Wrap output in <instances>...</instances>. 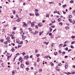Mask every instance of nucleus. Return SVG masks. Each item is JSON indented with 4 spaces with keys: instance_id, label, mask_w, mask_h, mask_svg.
<instances>
[{
    "instance_id": "nucleus-4",
    "label": "nucleus",
    "mask_w": 75,
    "mask_h": 75,
    "mask_svg": "<svg viewBox=\"0 0 75 75\" xmlns=\"http://www.w3.org/2000/svg\"><path fill=\"white\" fill-rule=\"evenodd\" d=\"M38 27H42V23H39L38 24Z\"/></svg>"
},
{
    "instance_id": "nucleus-2",
    "label": "nucleus",
    "mask_w": 75,
    "mask_h": 75,
    "mask_svg": "<svg viewBox=\"0 0 75 75\" xmlns=\"http://www.w3.org/2000/svg\"><path fill=\"white\" fill-rule=\"evenodd\" d=\"M35 26V25L34 24V22H33L32 23H31V27H34Z\"/></svg>"
},
{
    "instance_id": "nucleus-50",
    "label": "nucleus",
    "mask_w": 75,
    "mask_h": 75,
    "mask_svg": "<svg viewBox=\"0 0 75 75\" xmlns=\"http://www.w3.org/2000/svg\"><path fill=\"white\" fill-rule=\"evenodd\" d=\"M61 65H62L61 63H59V64H58V66H61Z\"/></svg>"
},
{
    "instance_id": "nucleus-56",
    "label": "nucleus",
    "mask_w": 75,
    "mask_h": 75,
    "mask_svg": "<svg viewBox=\"0 0 75 75\" xmlns=\"http://www.w3.org/2000/svg\"><path fill=\"white\" fill-rule=\"evenodd\" d=\"M59 53H61V52H61V50H59Z\"/></svg>"
},
{
    "instance_id": "nucleus-11",
    "label": "nucleus",
    "mask_w": 75,
    "mask_h": 75,
    "mask_svg": "<svg viewBox=\"0 0 75 75\" xmlns=\"http://www.w3.org/2000/svg\"><path fill=\"white\" fill-rule=\"evenodd\" d=\"M21 68H24V65L23 64H21L20 65Z\"/></svg>"
},
{
    "instance_id": "nucleus-41",
    "label": "nucleus",
    "mask_w": 75,
    "mask_h": 75,
    "mask_svg": "<svg viewBox=\"0 0 75 75\" xmlns=\"http://www.w3.org/2000/svg\"><path fill=\"white\" fill-rule=\"evenodd\" d=\"M23 41H21L20 42V44H23Z\"/></svg>"
},
{
    "instance_id": "nucleus-62",
    "label": "nucleus",
    "mask_w": 75,
    "mask_h": 75,
    "mask_svg": "<svg viewBox=\"0 0 75 75\" xmlns=\"http://www.w3.org/2000/svg\"><path fill=\"white\" fill-rule=\"evenodd\" d=\"M72 13L73 14H74V13H75V10H74L73 11V12H72Z\"/></svg>"
},
{
    "instance_id": "nucleus-1",
    "label": "nucleus",
    "mask_w": 75,
    "mask_h": 75,
    "mask_svg": "<svg viewBox=\"0 0 75 75\" xmlns=\"http://www.w3.org/2000/svg\"><path fill=\"white\" fill-rule=\"evenodd\" d=\"M6 40H7V42H8L9 43L10 42V37H7L6 38Z\"/></svg>"
},
{
    "instance_id": "nucleus-30",
    "label": "nucleus",
    "mask_w": 75,
    "mask_h": 75,
    "mask_svg": "<svg viewBox=\"0 0 75 75\" xmlns=\"http://www.w3.org/2000/svg\"><path fill=\"white\" fill-rule=\"evenodd\" d=\"M4 47H5V48H6V47H7V45H4Z\"/></svg>"
},
{
    "instance_id": "nucleus-64",
    "label": "nucleus",
    "mask_w": 75,
    "mask_h": 75,
    "mask_svg": "<svg viewBox=\"0 0 75 75\" xmlns=\"http://www.w3.org/2000/svg\"><path fill=\"white\" fill-rule=\"evenodd\" d=\"M29 15L30 16H32V14L31 13H30L29 14Z\"/></svg>"
},
{
    "instance_id": "nucleus-10",
    "label": "nucleus",
    "mask_w": 75,
    "mask_h": 75,
    "mask_svg": "<svg viewBox=\"0 0 75 75\" xmlns=\"http://www.w3.org/2000/svg\"><path fill=\"white\" fill-rule=\"evenodd\" d=\"M25 38H26V37L24 36H22V40H25Z\"/></svg>"
},
{
    "instance_id": "nucleus-47",
    "label": "nucleus",
    "mask_w": 75,
    "mask_h": 75,
    "mask_svg": "<svg viewBox=\"0 0 75 75\" xmlns=\"http://www.w3.org/2000/svg\"><path fill=\"white\" fill-rule=\"evenodd\" d=\"M72 17V16H71V15H70L69 16V17L70 18H71Z\"/></svg>"
},
{
    "instance_id": "nucleus-34",
    "label": "nucleus",
    "mask_w": 75,
    "mask_h": 75,
    "mask_svg": "<svg viewBox=\"0 0 75 75\" xmlns=\"http://www.w3.org/2000/svg\"><path fill=\"white\" fill-rule=\"evenodd\" d=\"M13 30H16L17 29V28L16 27H13Z\"/></svg>"
},
{
    "instance_id": "nucleus-17",
    "label": "nucleus",
    "mask_w": 75,
    "mask_h": 75,
    "mask_svg": "<svg viewBox=\"0 0 75 75\" xmlns=\"http://www.w3.org/2000/svg\"><path fill=\"white\" fill-rule=\"evenodd\" d=\"M69 21L71 23H72V19H69Z\"/></svg>"
},
{
    "instance_id": "nucleus-54",
    "label": "nucleus",
    "mask_w": 75,
    "mask_h": 75,
    "mask_svg": "<svg viewBox=\"0 0 75 75\" xmlns=\"http://www.w3.org/2000/svg\"><path fill=\"white\" fill-rule=\"evenodd\" d=\"M62 54H65V52H63Z\"/></svg>"
},
{
    "instance_id": "nucleus-58",
    "label": "nucleus",
    "mask_w": 75,
    "mask_h": 75,
    "mask_svg": "<svg viewBox=\"0 0 75 75\" xmlns=\"http://www.w3.org/2000/svg\"><path fill=\"white\" fill-rule=\"evenodd\" d=\"M71 50H71V49H69L68 50V52H70V51H71Z\"/></svg>"
},
{
    "instance_id": "nucleus-29",
    "label": "nucleus",
    "mask_w": 75,
    "mask_h": 75,
    "mask_svg": "<svg viewBox=\"0 0 75 75\" xmlns=\"http://www.w3.org/2000/svg\"><path fill=\"white\" fill-rule=\"evenodd\" d=\"M54 55H57V52H54Z\"/></svg>"
},
{
    "instance_id": "nucleus-53",
    "label": "nucleus",
    "mask_w": 75,
    "mask_h": 75,
    "mask_svg": "<svg viewBox=\"0 0 75 75\" xmlns=\"http://www.w3.org/2000/svg\"><path fill=\"white\" fill-rule=\"evenodd\" d=\"M68 50V47H67L65 49V50H66V51Z\"/></svg>"
},
{
    "instance_id": "nucleus-5",
    "label": "nucleus",
    "mask_w": 75,
    "mask_h": 75,
    "mask_svg": "<svg viewBox=\"0 0 75 75\" xmlns=\"http://www.w3.org/2000/svg\"><path fill=\"white\" fill-rule=\"evenodd\" d=\"M23 23L24 24H23V25H22L23 27H26L27 26V24L24 22H23Z\"/></svg>"
},
{
    "instance_id": "nucleus-49",
    "label": "nucleus",
    "mask_w": 75,
    "mask_h": 75,
    "mask_svg": "<svg viewBox=\"0 0 75 75\" xmlns=\"http://www.w3.org/2000/svg\"><path fill=\"white\" fill-rule=\"evenodd\" d=\"M40 55V54H36V56H37V57H39Z\"/></svg>"
},
{
    "instance_id": "nucleus-52",
    "label": "nucleus",
    "mask_w": 75,
    "mask_h": 75,
    "mask_svg": "<svg viewBox=\"0 0 75 75\" xmlns=\"http://www.w3.org/2000/svg\"><path fill=\"white\" fill-rule=\"evenodd\" d=\"M7 57H8L7 59H9V58H10L11 57V56H8Z\"/></svg>"
},
{
    "instance_id": "nucleus-13",
    "label": "nucleus",
    "mask_w": 75,
    "mask_h": 75,
    "mask_svg": "<svg viewBox=\"0 0 75 75\" xmlns=\"http://www.w3.org/2000/svg\"><path fill=\"white\" fill-rule=\"evenodd\" d=\"M4 44H8V42L7 41H5L4 42Z\"/></svg>"
},
{
    "instance_id": "nucleus-60",
    "label": "nucleus",
    "mask_w": 75,
    "mask_h": 75,
    "mask_svg": "<svg viewBox=\"0 0 75 75\" xmlns=\"http://www.w3.org/2000/svg\"><path fill=\"white\" fill-rule=\"evenodd\" d=\"M39 71L40 72H41V71H42V69H40Z\"/></svg>"
},
{
    "instance_id": "nucleus-23",
    "label": "nucleus",
    "mask_w": 75,
    "mask_h": 75,
    "mask_svg": "<svg viewBox=\"0 0 75 75\" xmlns=\"http://www.w3.org/2000/svg\"><path fill=\"white\" fill-rule=\"evenodd\" d=\"M21 36H23V35L24 34V33L23 32H22L21 33Z\"/></svg>"
},
{
    "instance_id": "nucleus-19",
    "label": "nucleus",
    "mask_w": 75,
    "mask_h": 75,
    "mask_svg": "<svg viewBox=\"0 0 75 75\" xmlns=\"http://www.w3.org/2000/svg\"><path fill=\"white\" fill-rule=\"evenodd\" d=\"M40 58H38V59H37V62H39V61H40Z\"/></svg>"
},
{
    "instance_id": "nucleus-37",
    "label": "nucleus",
    "mask_w": 75,
    "mask_h": 75,
    "mask_svg": "<svg viewBox=\"0 0 75 75\" xmlns=\"http://www.w3.org/2000/svg\"><path fill=\"white\" fill-rule=\"evenodd\" d=\"M62 22H60L59 23V25H62Z\"/></svg>"
},
{
    "instance_id": "nucleus-26",
    "label": "nucleus",
    "mask_w": 75,
    "mask_h": 75,
    "mask_svg": "<svg viewBox=\"0 0 75 75\" xmlns=\"http://www.w3.org/2000/svg\"><path fill=\"white\" fill-rule=\"evenodd\" d=\"M22 59H23V58H22L21 57H20L18 59L19 61H20V60H21Z\"/></svg>"
},
{
    "instance_id": "nucleus-36",
    "label": "nucleus",
    "mask_w": 75,
    "mask_h": 75,
    "mask_svg": "<svg viewBox=\"0 0 75 75\" xmlns=\"http://www.w3.org/2000/svg\"><path fill=\"white\" fill-rule=\"evenodd\" d=\"M73 2H74V1H73V0H71V1H70V3H71V4L72 3H73Z\"/></svg>"
},
{
    "instance_id": "nucleus-24",
    "label": "nucleus",
    "mask_w": 75,
    "mask_h": 75,
    "mask_svg": "<svg viewBox=\"0 0 75 75\" xmlns=\"http://www.w3.org/2000/svg\"><path fill=\"white\" fill-rule=\"evenodd\" d=\"M56 70L57 71H60V69L58 68H56Z\"/></svg>"
},
{
    "instance_id": "nucleus-8",
    "label": "nucleus",
    "mask_w": 75,
    "mask_h": 75,
    "mask_svg": "<svg viewBox=\"0 0 75 75\" xmlns=\"http://www.w3.org/2000/svg\"><path fill=\"white\" fill-rule=\"evenodd\" d=\"M20 20H21V19H20V18H18L17 19V20H16V21L18 23L19 21H20Z\"/></svg>"
},
{
    "instance_id": "nucleus-28",
    "label": "nucleus",
    "mask_w": 75,
    "mask_h": 75,
    "mask_svg": "<svg viewBox=\"0 0 75 75\" xmlns=\"http://www.w3.org/2000/svg\"><path fill=\"white\" fill-rule=\"evenodd\" d=\"M66 6H67V5L65 4V5H63L62 6V7H64V8H65V7H66Z\"/></svg>"
},
{
    "instance_id": "nucleus-33",
    "label": "nucleus",
    "mask_w": 75,
    "mask_h": 75,
    "mask_svg": "<svg viewBox=\"0 0 75 75\" xmlns=\"http://www.w3.org/2000/svg\"><path fill=\"white\" fill-rule=\"evenodd\" d=\"M35 13H38V10L37 9H35Z\"/></svg>"
},
{
    "instance_id": "nucleus-7",
    "label": "nucleus",
    "mask_w": 75,
    "mask_h": 75,
    "mask_svg": "<svg viewBox=\"0 0 75 75\" xmlns=\"http://www.w3.org/2000/svg\"><path fill=\"white\" fill-rule=\"evenodd\" d=\"M16 42L17 43H18V44H20V41L19 40L17 39L16 40Z\"/></svg>"
},
{
    "instance_id": "nucleus-12",
    "label": "nucleus",
    "mask_w": 75,
    "mask_h": 75,
    "mask_svg": "<svg viewBox=\"0 0 75 75\" xmlns=\"http://www.w3.org/2000/svg\"><path fill=\"white\" fill-rule=\"evenodd\" d=\"M68 63H66L65 65V68L66 69V68H68Z\"/></svg>"
},
{
    "instance_id": "nucleus-16",
    "label": "nucleus",
    "mask_w": 75,
    "mask_h": 75,
    "mask_svg": "<svg viewBox=\"0 0 75 75\" xmlns=\"http://www.w3.org/2000/svg\"><path fill=\"white\" fill-rule=\"evenodd\" d=\"M12 52H14L15 51V49H14V48L13 47L11 49Z\"/></svg>"
},
{
    "instance_id": "nucleus-14",
    "label": "nucleus",
    "mask_w": 75,
    "mask_h": 75,
    "mask_svg": "<svg viewBox=\"0 0 75 75\" xmlns=\"http://www.w3.org/2000/svg\"><path fill=\"white\" fill-rule=\"evenodd\" d=\"M16 57H17V56H16L14 58L13 62H14V61H15V59H16Z\"/></svg>"
},
{
    "instance_id": "nucleus-21",
    "label": "nucleus",
    "mask_w": 75,
    "mask_h": 75,
    "mask_svg": "<svg viewBox=\"0 0 75 75\" xmlns=\"http://www.w3.org/2000/svg\"><path fill=\"white\" fill-rule=\"evenodd\" d=\"M62 47V43H61L59 45V47Z\"/></svg>"
},
{
    "instance_id": "nucleus-40",
    "label": "nucleus",
    "mask_w": 75,
    "mask_h": 75,
    "mask_svg": "<svg viewBox=\"0 0 75 75\" xmlns=\"http://www.w3.org/2000/svg\"><path fill=\"white\" fill-rule=\"evenodd\" d=\"M55 45V43H52V47H54V45Z\"/></svg>"
},
{
    "instance_id": "nucleus-3",
    "label": "nucleus",
    "mask_w": 75,
    "mask_h": 75,
    "mask_svg": "<svg viewBox=\"0 0 75 75\" xmlns=\"http://www.w3.org/2000/svg\"><path fill=\"white\" fill-rule=\"evenodd\" d=\"M30 57H29V56H28V55H27L26 56H25V58L26 59V60H28V58H29Z\"/></svg>"
},
{
    "instance_id": "nucleus-61",
    "label": "nucleus",
    "mask_w": 75,
    "mask_h": 75,
    "mask_svg": "<svg viewBox=\"0 0 75 75\" xmlns=\"http://www.w3.org/2000/svg\"><path fill=\"white\" fill-rule=\"evenodd\" d=\"M68 28H69L68 27H65V28H66V30H67V29H68Z\"/></svg>"
},
{
    "instance_id": "nucleus-57",
    "label": "nucleus",
    "mask_w": 75,
    "mask_h": 75,
    "mask_svg": "<svg viewBox=\"0 0 75 75\" xmlns=\"http://www.w3.org/2000/svg\"><path fill=\"white\" fill-rule=\"evenodd\" d=\"M33 55H31L30 57V58H33Z\"/></svg>"
},
{
    "instance_id": "nucleus-31",
    "label": "nucleus",
    "mask_w": 75,
    "mask_h": 75,
    "mask_svg": "<svg viewBox=\"0 0 75 75\" xmlns=\"http://www.w3.org/2000/svg\"><path fill=\"white\" fill-rule=\"evenodd\" d=\"M35 28L36 29H38V27L37 26V25H35Z\"/></svg>"
},
{
    "instance_id": "nucleus-22",
    "label": "nucleus",
    "mask_w": 75,
    "mask_h": 75,
    "mask_svg": "<svg viewBox=\"0 0 75 75\" xmlns=\"http://www.w3.org/2000/svg\"><path fill=\"white\" fill-rule=\"evenodd\" d=\"M12 75H14L15 74V72H14V71H12Z\"/></svg>"
},
{
    "instance_id": "nucleus-18",
    "label": "nucleus",
    "mask_w": 75,
    "mask_h": 75,
    "mask_svg": "<svg viewBox=\"0 0 75 75\" xmlns=\"http://www.w3.org/2000/svg\"><path fill=\"white\" fill-rule=\"evenodd\" d=\"M30 69L28 67H27L25 68V70L27 71H28Z\"/></svg>"
},
{
    "instance_id": "nucleus-51",
    "label": "nucleus",
    "mask_w": 75,
    "mask_h": 75,
    "mask_svg": "<svg viewBox=\"0 0 75 75\" xmlns=\"http://www.w3.org/2000/svg\"><path fill=\"white\" fill-rule=\"evenodd\" d=\"M71 38H75V36H71Z\"/></svg>"
},
{
    "instance_id": "nucleus-20",
    "label": "nucleus",
    "mask_w": 75,
    "mask_h": 75,
    "mask_svg": "<svg viewBox=\"0 0 75 75\" xmlns=\"http://www.w3.org/2000/svg\"><path fill=\"white\" fill-rule=\"evenodd\" d=\"M43 33V32H39V35H41V34H42Z\"/></svg>"
},
{
    "instance_id": "nucleus-42",
    "label": "nucleus",
    "mask_w": 75,
    "mask_h": 75,
    "mask_svg": "<svg viewBox=\"0 0 75 75\" xmlns=\"http://www.w3.org/2000/svg\"><path fill=\"white\" fill-rule=\"evenodd\" d=\"M67 44H64V45L63 46V47H67Z\"/></svg>"
},
{
    "instance_id": "nucleus-6",
    "label": "nucleus",
    "mask_w": 75,
    "mask_h": 75,
    "mask_svg": "<svg viewBox=\"0 0 75 75\" xmlns=\"http://www.w3.org/2000/svg\"><path fill=\"white\" fill-rule=\"evenodd\" d=\"M35 15L37 17H38L40 16V13L38 12H36L35 13Z\"/></svg>"
},
{
    "instance_id": "nucleus-45",
    "label": "nucleus",
    "mask_w": 75,
    "mask_h": 75,
    "mask_svg": "<svg viewBox=\"0 0 75 75\" xmlns=\"http://www.w3.org/2000/svg\"><path fill=\"white\" fill-rule=\"evenodd\" d=\"M1 65L3 67H4V64L3 63H2L1 64Z\"/></svg>"
},
{
    "instance_id": "nucleus-32",
    "label": "nucleus",
    "mask_w": 75,
    "mask_h": 75,
    "mask_svg": "<svg viewBox=\"0 0 75 75\" xmlns=\"http://www.w3.org/2000/svg\"><path fill=\"white\" fill-rule=\"evenodd\" d=\"M50 64H51L52 66H54V64L52 62L51 63H50Z\"/></svg>"
},
{
    "instance_id": "nucleus-43",
    "label": "nucleus",
    "mask_w": 75,
    "mask_h": 75,
    "mask_svg": "<svg viewBox=\"0 0 75 75\" xmlns=\"http://www.w3.org/2000/svg\"><path fill=\"white\" fill-rule=\"evenodd\" d=\"M22 54L23 55H24V54H25V52H23L22 53Z\"/></svg>"
},
{
    "instance_id": "nucleus-55",
    "label": "nucleus",
    "mask_w": 75,
    "mask_h": 75,
    "mask_svg": "<svg viewBox=\"0 0 75 75\" xmlns=\"http://www.w3.org/2000/svg\"><path fill=\"white\" fill-rule=\"evenodd\" d=\"M45 20L42 21V23H45Z\"/></svg>"
},
{
    "instance_id": "nucleus-44",
    "label": "nucleus",
    "mask_w": 75,
    "mask_h": 75,
    "mask_svg": "<svg viewBox=\"0 0 75 75\" xmlns=\"http://www.w3.org/2000/svg\"><path fill=\"white\" fill-rule=\"evenodd\" d=\"M12 34H13V35H14L15 34V32H14V31H13L12 33Z\"/></svg>"
},
{
    "instance_id": "nucleus-38",
    "label": "nucleus",
    "mask_w": 75,
    "mask_h": 75,
    "mask_svg": "<svg viewBox=\"0 0 75 75\" xmlns=\"http://www.w3.org/2000/svg\"><path fill=\"white\" fill-rule=\"evenodd\" d=\"M61 18H59L58 19V21L59 22V21H61Z\"/></svg>"
},
{
    "instance_id": "nucleus-39",
    "label": "nucleus",
    "mask_w": 75,
    "mask_h": 75,
    "mask_svg": "<svg viewBox=\"0 0 75 75\" xmlns=\"http://www.w3.org/2000/svg\"><path fill=\"white\" fill-rule=\"evenodd\" d=\"M28 24H31V22L30 21L28 22Z\"/></svg>"
},
{
    "instance_id": "nucleus-15",
    "label": "nucleus",
    "mask_w": 75,
    "mask_h": 75,
    "mask_svg": "<svg viewBox=\"0 0 75 75\" xmlns=\"http://www.w3.org/2000/svg\"><path fill=\"white\" fill-rule=\"evenodd\" d=\"M13 13V14H15L16 13V11L15 10H12Z\"/></svg>"
},
{
    "instance_id": "nucleus-9",
    "label": "nucleus",
    "mask_w": 75,
    "mask_h": 75,
    "mask_svg": "<svg viewBox=\"0 0 75 75\" xmlns=\"http://www.w3.org/2000/svg\"><path fill=\"white\" fill-rule=\"evenodd\" d=\"M25 63L26 65H29V64H30V63L28 61H26Z\"/></svg>"
},
{
    "instance_id": "nucleus-35",
    "label": "nucleus",
    "mask_w": 75,
    "mask_h": 75,
    "mask_svg": "<svg viewBox=\"0 0 75 75\" xmlns=\"http://www.w3.org/2000/svg\"><path fill=\"white\" fill-rule=\"evenodd\" d=\"M28 30H29L30 31H32V29L31 28H28Z\"/></svg>"
},
{
    "instance_id": "nucleus-59",
    "label": "nucleus",
    "mask_w": 75,
    "mask_h": 75,
    "mask_svg": "<svg viewBox=\"0 0 75 75\" xmlns=\"http://www.w3.org/2000/svg\"><path fill=\"white\" fill-rule=\"evenodd\" d=\"M62 12H63V14H66V12L64 11H62Z\"/></svg>"
},
{
    "instance_id": "nucleus-63",
    "label": "nucleus",
    "mask_w": 75,
    "mask_h": 75,
    "mask_svg": "<svg viewBox=\"0 0 75 75\" xmlns=\"http://www.w3.org/2000/svg\"><path fill=\"white\" fill-rule=\"evenodd\" d=\"M33 65H35V67H36V63H35Z\"/></svg>"
},
{
    "instance_id": "nucleus-25",
    "label": "nucleus",
    "mask_w": 75,
    "mask_h": 75,
    "mask_svg": "<svg viewBox=\"0 0 75 75\" xmlns=\"http://www.w3.org/2000/svg\"><path fill=\"white\" fill-rule=\"evenodd\" d=\"M3 41H4V40L3 39H0V41L1 42H3Z\"/></svg>"
},
{
    "instance_id": "nucleus-46",
    "label": "nucleus",
    "mask_w": 75,
    "mask_h": 75,
    "mask_svg": "<svg viewBox=\"0 0 75 75\" xmlns=\"http://www.w3.org/2000/svg\"><path fill=\"white\" fill-rule=\"evenodd\" d=\"M20 53H17L16 54V56H17V55H19Z\"/></svg>"
},
{
    "instance_id": "nucleus-27",
    "label": "nucleus",
    "mask_w": 75,
    "mask_h": 75,
    "mask_svg": "<svg viewBox=\"0 0 75 75\" xmlns=\"http://www.w3.org/2000/svg\"><path fill=\"white\" fill-rule=\"evenodd\" d=\"M38 33V32L35 31V34H37Z\"/></svg>"
},
{
    "instance_id": "nucleus-48",
    "label": "nucleus",
    "mask_w": 75,
    "mask_h": 75,
    "mask_svg": "<svg viewBox=\"0 0 75 75\" xmlns=\"http://www.w3.org/2000/svg\"><path fill=\"white\" fill-rule=\"evenodd\" d=\"M71 48H74V46H73V45H71Z\"/></svg>"
}]
</instances>
